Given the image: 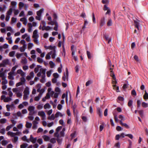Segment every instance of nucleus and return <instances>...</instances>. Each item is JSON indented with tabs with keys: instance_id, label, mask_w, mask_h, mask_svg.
Here are the masks:
<instances>
[{
	"instance_id": "nucleus-40",
	"label": "nucleus",
	"mask_w": 148,
	"mask_h": 148,
	"mask_svg": "<svg viewBox=\"0 0 148 148\" xmlns=\"http://www.w3.org/2000/svg\"><path fill=\"white\" fill-rule=\"evenodd\" d=\"M41 97V96L38 95L37 96H36L34 98V100L36 101H38L40 99Z\"/></svg>"
},
{
	"instance_id": "nucleus-56",
	"label": "nucleus",
	"mask_w": 148,
	"mask_h": 148,
	"mask_svg": "<svg viewBox=\"0 0 148 148\" xmlns=\"http://www.w3.org/2000/svg\"><path fill=\"white\" fill-rule=\"evenodd\" d=\"M53 76L54 78L57 79L59 77V75L57 73H55L53 74Z\"/></svg>"
},
{
	"instance_id": "nucleus-48",
	"label": "nucleus",
	"mask_w": 148,
	"mask_h": 148,
	"mask_svg": "<svg viewBox=\"0 0 148 148\" xmlns=\"http://www.w3.org/2000/svg\"><path fill=\"white\" fill-rule=\"evenodd\" d=\"M8 143V142L6 140H3L1 142V144L3 146H5Z\"/></svg>"
},
{
	"instance_id": "nucleus-6",
	"label": "nucleus",
	"mask_w": 148,
	"mask_h": 148,
	"mask_svg": "<svg viewBox=\"0 0 148 148\" xmlns=\"http://www.w3.org/2000/svg\"><path fill=\"white\" fill-rule=\"evenodd\" d=\"M38 115L41 116L42 120H44L45 119L46 115L45 112L43 111H40L38 112Z\"/></svg>"
},
{
	"instance_id": "nucleus-50",
	"label": "nucleus",
	"mask_w": 148,
	"mask_h": 148,
	"mask_svg": "<svg viewBox=\"0 0 148 148\" xmlns=\"http://www.w3.org/2000/svg\"><path fill=\"white\" fill-rule=\"evenodd\" d=\"M13 126V125H10L7 126L6 128V130L7 131H9L11 128Z\"/></svg>"
},
{
	"instance_id": "nucleus-38",
	"label": "nucleus",
	"mask_w": 148,
	"mask_h": 148,
	"mask_svg": "<svg viewBox=\"0 0 148 148\" xmlns=\"http://www.w3.org/2000/svg\"><path fill=\"white\" fill-rule=\"evenodd\" d=\"M112 25V20L111 19H110L108 20L107 23V25L108 26H111Z\"/></svg>"
},
{
	"instance_id": "nucleus-22",
	"label": "nucleus",
	"mask_w": 148,
	"mask_h": 148,
	"mask_svg": "<svg viewBox=\"0 0 148 148\" xmlns=\"http://www.w3.org/2000/svg\"><path fill=\"white\" fill-rule=\"evenodd\" d=\"M42 138L44 140L46 141H48L50 140V137L48 136L44 135L42 136Z\"/></svg>"
},
{
	"instance_id": "nucleus-9",
	"label": "nucleus",
	"mask_w": 148,
	"mask_h": 148,
	"mask_svg": "<svg viewBox=\"0 0 148 148\" xmlns=\"http://www.w3.org/2000/svg\"><path fill=\"white\" fill-rule=\"evenodd\" d=\"M39 37V35L38 34V30L36 29L33 32L32 37L33 38L36 39V38H38Z\"/></svg>"
},
{
	"instance_id": "nucleus-59",
	"label": "nucleus",
	"mask_w": 148,
	"mask_h": 148,
	"mask_svg": "<svg viewBox=\"0 0 148 148\" xmlns=\"http://www.w3.org/2000/svg\"><path fill=\"white\" fill-rule=\"evenodd\" d=\"M37 61L40 63H42L43 62V60L39 57L37 58Z\"/></svg>"
},
{
	"instance_id": "nucleus-54",
	"label": "nucleus",
	"mask_w": 148,
	"mask_h": 148,
	"mask_svg": "<svg viewBox=\"0 0 148 148\" xmlns=\"http://www.w3.org/2000/svg\"><path fill=\"white\" fill-rule=\"evenodd\" d=\"M45 90L44 89V88L41 89L40 90V91L39 92V94L38 95H40V96H41L42 97V95L43 93L45 92Z\"/></svg>"
},
{
	"instance_id": "nucleus-23",
	"label": "nucleus",
	"mask_w": 148,
	"mask_h": 148,
	"mask_svg": "<svg viewBox=\"0 0 148 148\" xmlns=\"http://www.w3.org/2000/svg\"><path fill=\"white\" fill-rule=\"evenodd\" d=\"M21 62V63L23 64H26L27 62V59L25 58H23L22 59Z\"/></svg>"
},
{
	"instance_id": "nucleus-4",
	"label": "nucleus",
	"mask_w": 148,
	"mask_h": 148,
	"mask_svg": "<svg viewBox=\"0 0 148 148\" xmlns=\"http://www.w3.org/2000/svg\"><path fill=\"white\" fill-rule=\"evenodd\" d=\"M35 107L33 106H29L28 110L29 112V115H32L34 114V110Z\"/></svg>"
},
{
	"instance_id": "nucleus-36",
	"label": "nucleus",
	"mask_w": 148,
	"mask_h": 148,
	"mask_svg": "<svg viewBox=\"0 0 148 148\" xmlns=\"http://www.w3.org/2000/svg\"><path fill=\"white\" fill-rule=\"evenodd\" d=\"M142 106L144 108H146L148 107V104L145 102H143L142 103Z\"/></svg>"
},
{
	"instance_id": "nucleus-31",
	"label": "nucleus",
	"mask_w": 148,
	"mask_h": 148,
	"mask_svg": "<svg viewBox=\"0 0 148 148\" xmlns=\"http://www.w3.org/2000/svg\"><path fill=\"white\" fill-rule=\"evenodd\" d=\"M45 109H49L51 108V106L49 103H46L44 106Z\"/></svg>"
},
{
	"instance_id": "nucleus-39",
	"label": "nucleus",
	"mask_w": 148,
	"mask_h": 148,
	"mask_svg": "<svg viewBox=\"0 0 148 148\" xmlns=\"http://www.w3.org/2000/svg\"><path fill=\"white\" fill-rule=\"evenodd\" d=\"M11 5L12 6H15V7H12V8H16V6L17 5V3L16 2L14 1H12L11 3Z\"/></svg>"
},
{
	"instance_id": "nucleus-8",
	"label": "nucleus",
	"mask_w": 148,
	"mask_h": 148,
	"mask_svg": "<svg viewBox=\"0 0 148 148\" xmlns=\"http://www.w3.org/2000/svg\"><path fill=\"white\" fill-rule=\"evenodd\" d=\"M16 74L11 72L8 73V78L10 79L13 80L14 79V76L16 75Z\"/></svg>"
},
{
	"instance_id": "nucleus-60",
	"label": "nucleus",
	"mask_w": 148,
	"mask_h": 148,
	"mask_svg": "<svg viewBox=\"0 0 148 148\" xmlns=\"http://www.w3.org/2000/svg\"><path fill=\"white\" fill-rule=\"evenodd\" d=\"M15 53V52L14 51H12L10 52L9 53V56L10 57H13Z\"/></svg>"
},
{
	"instance_id": "nucleus-17",
	"label": "nucleus",
	"mask_w": 148,
	"mask_h": 148,
	"mask_svg": "<svg viewBox=\"0 0 148 148\" xmlns=\"http://www.w3.org/2000/svg\"><path fill=\"white\" fill-rule=\"evenodd\" d=\"M56 51L55 49L50 51L51 52V55L52 58L53 59H54L55 58L56 56Z\"/></svg>"
},
{
	"instance_id": "nucleus-52",
	"label": "nucleus",
	"mask_w": 148,
	"mask_h": 148,
	"mask_svg": "<svg viewBox=\"0 0 148 148\" xmlns=\"http://www.w3.org/2000/svg\"><path fill=\"white\" fill-rule=\"evenodd\" d=\"M51 70H50L49 71H47L46 73L47 76L48 77H50L51 75Z\"/></svg>"
},
{
	"instance_id": "nucleus-37",
	"label": "nucleus",
	"mask_w": 148,
	"mask_h": 148,
	"mask_svg": "<svg viewBox=\"0 0 148 148\" xmlns=\"http://www.w3.org/2000/svg\"><path fill=\"white\" fill-rule=\"evenodd\" d=\"M118 117L119 119H121L120 120V123L121 121L123 122V121H124L125 120L124 117L122 115H119Z\"/></svg>"
},
{
	"instance_id": "nucleus-42",
	"label": "nucleus",
	"mask_w": 148,
	"mask_h": 148,
	"mask_svg": "<svg viewBox=\"0 0 148 148\" xmlns=\"http://www.w3.org/2000/svg\"><path fill=\"white\" fill-rule=\"evenodd\" d=\"M49 64L50 65L51 68H53L55 65V64L52 61H50Z\"/></svg>"
},
{
	"instance_id": "nucleus-21",
	"label": "nucleus",
	"mask_w": 148,
	"mask_h": 148,
	"mask_svg": "<svg viewBox=\"0 0 148 148\" xmlns=\"http://www.w3.org/2000/svg\"><path fill=\"white\" fill-rule=\"evenodd\" d=\"M12 100V98L9 97H6L4 100V102H8Z\"/></svg>"
},
{
	"instance_id": "nucleus-13",
	"label": "nucleus",
	"mask_w": 148,
	"mask_h": 148,
	"mask_svg": "<svg viewBox=\"0 0 148 148\" xmlns=\"http://www.w3.org/2000/svg\"><path fill=\"white\" fill-rule=\"evenodd\" d=\"M12 91L14 92H15L16 93L22 92V90L20 88H13L12 89Z\"/></svg>"
},
{
	"instance_id": "nucleus-20",
	"label": "nucleus",
	"mask_w": 148,
	"mask_h": 148,
	"mask_svg": "<svg viewBox=\"0 0 148 148\" xmlns=\"http://www.w3.org/2000/svg\"><path fill=\"white\" fill-rule=\"evenodd\" d=\"M26 124L25 125V127L26 128H30L32 125L31 123H29L27 121L26 122Z\"/></svg>"
},
{
	"instance_id": "nucleus-55",
	"label": "nucleus",
	"mask_w": 148,
	"mask_h": 148,
	"mask_svg": "<svg viewBox=\"0 0 148 148\" xmlns=\"http://www.w3.org/2000/svg\"><path fill=\"white\" fill-rule=\"evenodd\" d=\"M18 129H21L23 127V125L22 123H20L17 125Z\"/></svg>"
},
{
	"instance_id": "nucleus-10",
	"label": "nucleus",
	"mask_w": 148,
	"mask_h": 148,
	"mask_svg": "<svg viewBox=\"0 0 148 148\" xmlns=\"http://www.w3.org/2000/svg\"><path fill=\"white\" fill-rule=\"evenodd\" d=\"M6 107L7 111H10V108L12 110H13L15 106L12 103L10 105H6Z\"/></svg>"
},
{
	"instance_id": "nucleus-43",
	"label": "nucleus",
	"mask_w": 148,
	"mask_h": 148,
	"mask_svg": "<svg viewBox=\"0 0 148 148\" xmlns=\"http://www.w3.org/2000/svg\"><path fill=\"white\" fill-rule=\"evenodd\" d=\"M46 71V69H44L42 68H41L40 69V72L41 73V74L42 73L43 74H45V72Z\"/></svg>"
},
{
	"instance_id": "nucleus-30",
	"label": "nucleus",
	"mask_w": 148,
	"mask_h": 148,
	"mask_svg": "<svg viewBox=\"0 0 148 148\" xmlns=\"http://www.w3.org/2000/svg\"><path fill=\"white\" fill-rule=\"evenodd\" d=\"M12 10L13 8H10L6 13L7 15L9 16L11 15L12 14Z\"/></svg>"
},
{
	"instance_id": "nucleus-51",
	"label": "nucleus",
	"mask_w": 148,
	"mask_h": 148,
	"mask_svg": "<svg viewBox=\"0 0 148 148\" xmlns=\"http://www.w3.org/2000/svg\"><path fill=\"white\" fill-rule=\"evenodd\" d=\"M38 38H34L33 41L36 44L39 45V42L38 39Z\"/></svg>"
},
{
	"instance_id": "nucleus-62",
	"label": "nucleus",
	"mask_w": 148,
	"mask_h": 148,
	"mask_svg": "<svg viewBox=\"0 0 148 148\" xmlns=\"http://www.w3.org/2000/svg\"><path fill=\"white\" fill-rule=\"evenodd\" d=\"M104 123H102V125H100V126H99V130L100 131H101L103 128H104Z\"/></svg>"
},
{
	"instance_id": "nucleus-5",
	"label": "nucleus",
	"mask_w": 148,
	"mask_h": 148,
	"mask_svg": "<svg viewBox=\"0 0 148 148\" xmlns=\"http://www.w3.org/2000/svg\"><path fill=\"white\" fill-rule=\"evenodd\" d=\"M139 21L137 19H136V20H134V25L135 27L137 28L138 30L140 31V29L139 27V26H140L139 25Z\"/></svg>"
},
{
	"instance_id": "nucleus-64",
	"label": "nucleus",
	"mask_w": 148,
	"mask_h": 148,
	"mask_svg": "<svg viewBox=\"0 0 148 148\" xmlns=\"http://www.w3.org/2000/svg\"><path fill=\"white\" fill-rule=\"evenodd\" d=\"M43 106L42 104H40L38 105L37 106V108L38 110H40L43 108Z\"/></svg>"
},
{
	"instance_id": "nucleus-14",
	"label": "nucleus",
	"mask_w": 148,
	"mask_h": 148,
	"mask_svg": "<svg viewBox=\"0 0 148 148\" xmlns=\"http://www.w3.org/2000/svg\"><path fill=\"white\" fill-rule=\"evenodd\" d=\"M105 23V18L103 17L101 20L100 22V27H102Z\"/></svg>"
},
{
	"instance_id": "nucleus-27",
	"label": "nucleus",
	"mask_w": 148,
	"mask_h": 148,
	"mask_svg": "<svg viewBox=\"0 0 148 148\" xmlns=\"http://www.w3.org/2000/svg\"><path fill=\"white\" fill-rule=\"evenodd\" d=\"M24 4L21 2L19 3L18 4L19 5V9L20 10H21L22 9V8H23L24 6Z\"/></svg>"
},
{
	"instance_id": "nucleus-7",
	"label": "nucleus",
	"mask_w": 148,
	"mask_h": 148,
	"mask_svg": "<svg viewBox=\"0 0 148 148\" xmlns=\"http://www.w3.org/2000/svg\"><path fill=\"white\" fill-rule=\"evenodd\" d=\"M2 63L3 65V67H5L7 65L10 64L9 60L8 59H5L3 60Z\"/></svg>"
},
{
	"instance_id": "nucleus-26",
	"label": "nucleus",
	"mask_w": 148,
	"mask_h": 148,
	"mask_svg": "<svg viewBox=\"0 0 148 148\" xmlns=\"http://www.w3.org/2000/svg\"><path fill=\"white\" fill-rule=\"evenodd\" d=\"M22 140L24 141H26L27 143L29 142V140L27 138V137L26 136H24L22 138Z\"/></svg>"
},
{
	"instance_id": "nucleus-58",
	"label": "nucleus",
	"mask_w": 148,
	"mask_h": 148,
	"mask_svg": "<svg viewBox=\"0 0 148 148\" xmlns=\"http://www.w3.org/2000/svg\"><path fill=\"white\" fill-rule=\"evenodd\" d=\"M92 81L91 80H88L86 83V86H89L90 84L92 83Z\"/></svg>"
},
{
	"instance_id": "nucleus-12",
	"label": "nucleus",
	"mask_w": 148,
	"mask_h": 148,
	"mask_svg": "<svg viewBox=\"0 0 148 148\" xmlns=\"http://www.w3.org/2000/svg\"><path fill=\"white\" fill-rule=\"evenodd\" d=\"M37 140V138H34L32 135H31L29 138V140L33 143H35Z\"/></svg>"
},
{
	"instance_id": "nucleus-28",
	"label": "nucleus",
	"mask_w": 148,
	"mask_h": 148,
	"mask_svg": "<svg viewBox=\"0 0 148 148\" xmlns=\"http://www.w3.org/2000/svg\"><path fill=\"white\" fill-rule=\"evenodd\" d=\"M55 116L53 114H52L51 116H49L48 117L47 119L48 120H54L55 119Z\"/></svg>"
},
{
	"instance_id": "nucleus-19",
	"label": "nucleus",
	"mask_w": 148,
	"mask_h": 148,
	"mask_svg": "<svg viewBox=\"0 0 148 148\" xmlns=\"http://www.w3.org/2000/svg\"><path fill=\"white\" fill-rule=\"evenodd\" d=\"M97 112L100 116H102V111L99 108H97Z\"/></svg>"
},
{
	"instance_id": "nucleus-11",
	"label": "nucleus",
	"mask_w": 148,
	"mask_h": 148,
	"mask_svg": "<svg viewBox=\"0 0 148 148\" xmlns=\"http://www.w3.org/2000/svg\"><path fill=\"white\" fill-rule=\"evenodd\" d=\"M17 73L20 75L22 77H25V73L21 69H18L17 71Z\"/></svg>"
},
{
	"instance_id": "nucleus-45",
	"label": "nucleus",
	"mask_w": 148,
	"mask_h": 148,
	"mask_svg": "<svg viewBox=\"0 0 148 148\" xmlns=\"http://www.w3.org/2000/svg\"><path fill=\"white\" fill-rule=\"evenodd\" d=\"M28 145L27 143H24L20 146L21 148H26Z\"/></svg>"
},
{
	"instance_id": "nucleus-25",
	"label": "nucleus",
	"mask_w": 148,
	"mask_h": 148,
	"mask_svg": "<svg viewBox=\"0 0 148 148\" xmlns=\"http://www.w3.org/2000/svg\"><path fill=\"white\" fill-rule=\"evenodd\" d=\"M27 45H23L22 47H21L20 48V51L21 52H24L25 49H26Z\"/></svg>"
},
{
	"instance_id": "nucleus-34",
	"label": "nucleus",
	"mask_w": 148,
	"mask_h": 148,
	"mask_svg": "<svg viewBox=\"0 0 148 148\" xmlns=\"http://www.w3.org/2000/svg\"><path fill=\"white\" fill-rule=\"evenodd\" d=\"M21 82L23 84L25 83L26 81V79L25 78V77H22L20 78Z\"/></svg>"
},
{
	"instance_id": "nucleus-15",
	"label": "nucleus",
	"mask_w": 148,
	"mask_h": 148,
	"mask_svg": "<svg viewBox=\"0 0 148 148\" xmlns=\"http://www.w3.org/2000/svg\"><path fill=\"white\" fill-rule=\"evenodd\" d=\"M24 95H29V88L28 87H26L23 92Z\"/></svg>"
},
{
	"instance_id": "nucleus-47",
	"label": "nucleus",
	"mask_w": 148,
	"mask_h": 148,
	"mask_svg": "<svg viewBox=\"0 0 148 148\" xmlns=\"http://www.w3.org/2000/svg\"><path fill=\"white\" fill-rule=\"evenodd\" d=\"M113 89L115 90H116L117 92H119V87L117 86L116 88H115V87H116V85H113Z\"/></svg>"
},
{
	"instance_id": "nucleus-32",
	"label": "nucleus",
	"mask_w": 148,
	"mask_h": 148,
	"mask_svg": "<svg viewBox=\"0 0 148 148\" xmlns=\"http://www.w3.org/2000/svg\"><path fill=\"white\" fill-rule=\"evenodd\" d=\"M18 67V65H15V66H13L12 68L11 69V71L10 72H11L14 73H15L14 71H15V70H16V69Z\"/></svg>"
},
{
	"instance_id": "nucleus-2",
	"label": "nucleus",
	"mask_w": 148,
	"mask_h": 148,
	"mask_svg": "<svg viewBox=\"0 0 148 148\" xmlns=\"http://www.w3.org/2000/svg\"><path fill=\"white\" fill-rule=\"evenodd\" d=\"M44 11L43 9H41L39 11H38L36 12L37 16L36 17V19L39 21L41 20V17L42 14Z\"/></svg>"
},
{
	"instance_id": "nucleus-16",
	"label": "nucleus",
	"mask_w": 148,
	"mask_h": 148,
	"mask_svg": "<svg viewBox=\"0 0 148 148\" xmlns=\"http://www.w3.org/2000/svg\"><path fill=\"white\" fill-rule=\"evenodd\" d=\"M45 48L46 49H49L52 51L55 49L56 47L55 46H53L51 45H50L48 46H45Z\"/></svg>"
},
{
	"instance_id": "nucleus-61",
	"label": "nucleus",
	"mask_w": 148,
	"mask_h": 148,
	"mask_svg": "<svg viewBox=\"0 0 148 148\" xmlns=\"http://www.w3.org/2000/svg\"><path fill=\"white\" fill-rule=\"evenodd\" d=\"M5 129L4 128H2L0 130V132L2 134H5Z\"/></svg>"
},
{
	"instance_id": "nucleus-3",
	"label": "nucleus",
	"mask_w": 148,
	"mask_h": 148,
	"mask_svg": "<svg viewBox=\"0 0 148 148\" xmlns=\"http://www.w3.org/2000/svg\"><path fill=\"white\" fill-rule=\"evenodd\" d=\"M110 75L112 77L113 79L114 80H113L112 83L113 84H116L117 83V82L116 80V78L115 76V75L113 73V72L112 71L113 68L112 67H110Z\"/></svg>"
},
{
	"instance_id": "nucleus-53",
	"label": "nucleus",
	"mask_w": 148,
	"mask_h": 148,
	"mask_svg": "<svg viewBox=\"0 0 148 148\" xmlns=\"http://www.w3.org/2000/svg\"><path fill=\"white\" fill-rule=\"evenodd\" d=\"M55 26L54 27V29L55 31H57L58 28V23L57 22H56L55 23Z\"/></svg>"
},
{
	"instance_id": "nucleus-29",
	"label": "nucleus",
	"mask_w": 148,
	"mask_h": 148,
	"mask_svg": "<svg viewBox=\"0 0 148 148\" xmlns=\"http://www.w3.org/2000/svg\"><path fill=\"white\" fill-rule=\"evenodd\" d=\"M51 52H50L47 53L46 55L45 58L46 59H50L51 58Z\"/></svg>"
},
{
	"instance_id": "nucleus-44",
	"label": "nucleus",
	"mask_w": 148,
	"mask_h": 148,
	"mask_svg": "<svg viewBox=\"0 0 148 148\" xmlns=\"http://www.w3.org/2000/svg\"><path fill=\"white\" fill-rule=\"evenodd\" d=\"M4 73L0 74V77L1 78V79H3L5 78H6V77L5 76Z\"/></svg>"
},
{
	"instance_id": "nucleus-24",
	"label": "nucleus",
	"mask_w": 148,
	"mask_h": 148,
	"mask_svg": "<svg viewBox=\"0 0 148 148\" xmlns=\"http://www.w3.org/2000/svg\"><path fill=\"white\" fill-rule=\"evenodd\" d=\"M64 114H62L61 112H58L56 113L55 114V117H58L59 116L62 117V116Z\"/></svg>"
},
{
	"instance_id": "nucleus-46",
	"label": "nucleus",
	"mask_w": 148,
	"mask_h": 148,
	"mask_svg": "<svg viewBox=\"0 0 148 148\" xmlns=\"http://www.w3.org/2000/svg\"><path fill=\"white\" fill-rule=\"evenodd\" d=\"M34 46V45L32 43H29L28 44V49H30L32 48V47Z\"/></svg>"
},
{
	"instance_id": "nucleus-1",
	"label": "nucleus",
	"mask_w": 148,
	"mask_h": 148,
	"mask_svg": "<svg viewBox=\"0 0 148 148\" xmlns=\"http://www.w3.org/2000/svg\"><path fill=\"white\" fill-rule=\"evenodd\" d=\"M22 134L21 132H13L11 131H8L7 133V134L10 136L11 137H14L13 139L12 140V142L14 143H16L18 140V137L16 135L19 136Z\"/></svg>"
},
{
	"instance_id": "nucleus-63",
	"label": "nucleus",
	"mask_w": 148,
	"mask_h": 148,
	"mask_svg": "<svg viewBox=\"0 0 148 148\" xmlns=\"http://www.w3.org/2000/svg\"><path fill=\"white\" fill-rule=\"evenodd\" d=\"M132 103L133 101L131 100H130L128 103V106L129 107L131 106L132 105Z\"/></svg>"
},
{
	"instance_id": "nucleus-35",
	"label": "nucleus",
	"mask_w": 148,
	"mask_h": 148,
	"mask_svg": "<svg viewBox=\"0 0 148 148\" xmlns=\"http://www.w3.org/2000/svg\"><path fill=\"white\" fill-rule=\"evenodd\" d=\"M143 98L145 100L148 99V93L146 90L145 91V93L143 96Z\"/></svg>"
},
{
	"instance_id": "nucleus-49",
	"label": "nucleus",
	"mask_w": 148,
	"mask_h": 148,
	"mask_svg": "<svg viewBox=\"0 0 148 148\" xmlns=\"http://www.w3.org/2000/svg\"><path fill=\"white\" fill-rule=\"evenodd\" d=\"M56 22H57L55 20H53V21H51V22H49L48 23V24L51 25H55Z\"/></svg>"
},
{
	"instance_id": "nucleus-33",
	"label": "nucleus",
	"mask_w": 148,
	"mask_h": 148,
	"mask_svg": "<svg viewBox=\"0 0 148 148\" xmlns=\"http://www.w3.org/2000/svg\"><path fill=\"white\" fill-rule=\"evenodd\" d=\"M2 82L1 84L2 85H5L8 83L7 80L6 79V78H4L3 79H2Z\"/></svg>"
},
{
	"instance_id": "nucleus-41",
	"label": "nucleus",
	"mask_w": 148,
	"mask_h": 148,
	"mask_svg": "<svg viewBox=\"0 0 148 148\" xmlns=\"http://www.w3.org/2000/svg\"><path fill=\"white\" fill-rule=\"evenodd\" d=\"M7 120L4 118L2 119H0V123H1L3 124L6 123Z\"/></svg>"
},
{
	"instance_id": "nucleus-18",
	"label": "nucleus",
	"mask_w": 148,
	"mask_h": 148,
	"mask_svg": "<svg viewBox=\"0 0 148 148\" xmlns=\"http://www.w3.org/2000/svg\"><path fill=\"white\" fill-rule=\"evenodd\" d=\"M120 123L121 126L125 127L127 129H129V125L126 123H123V122L121 121Z\"/></svg>"
},
{
	"instance_id": "nucleus-57",
	"label": "nucleus",
	"mask_w": 148,
	"mask_h": 148,
	"mask_svg": "<svg viewBox=\"0 0 148 148\" xmlns=\"http://www.w3.org/2000/svg\"><path fill=\"white\" fill-rule=\"evenodd\" d=\"M141 117H143V111L142 110L138 111Z\"/></svg>"
}]
</instances>
